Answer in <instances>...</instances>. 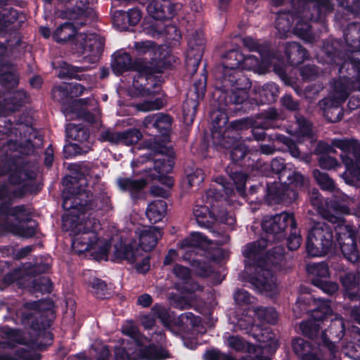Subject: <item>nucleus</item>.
Here are the masks:
<instances>
[{
	"label": "nucleus",
	"instance_id": "c756f323",
	"mask_svg": "<svg viewBox=\"0 0 360 360\" xmlns=\"http://www.w3.org/2000/svg\"><path fill=\"white\" fill-rule=\"evenodd\" d=\"M172 119L163 113L150 115L145 117L143 126L146 129H156L157 131L166 135L171 128Z\"/></svg>",
	"mask_w": 360,
	"mask_h": 360
},
{
	"label": "nucleus",
	"instance_id": "49530a36",
	"mask_svg": "<svg viewBox=\"0 0 360 360\" xmlns=\"http://www.w3.org/2000/svg\"><path fill=\"white\" fill-rule=\"evenodd\" d=\"M142 17L141 12L138 8L129 9L127 12L116 11L114 15L115 21L127 20L129 25H135L139 22Z\"/></svg>",
	"mask_w": 360,
	"mask_h": 360
},
{
	"label": "nucleus",
	"instance_id": "39448f33",
	"mask_svg": "<svg viewBox=\"0 0 360 360\" xmlns=\"http://www.w3.org/2000/svg\"><path fill=\"white\" fill-rule=\"evenodd\" d=\"M2 229L21 238L32 237L36 232L37 222L31 219V211L22 205L4 210L0 207Z\"/></svg>",
	"mask_w": 360,
	"mask_h": 360
},
{
	"label": "nucleus",
	"instance_id": "a211bd4d",
	"mask_svg": "<svg viewBox=\"0 0 360 360\" xmlns=\"http://www.w3.org/2000/svg\"><path fill=\"white\" fill-rule=\"evenodd\" d=\"M27 100V94L23 90H19L6 95V98L4 103L0 104V113L4 114L3 116L0 115V134H8L12 133L13 128L11 127L12 124L10 120H7L5 117L9 112H13L17 109V107L25 102Z\"/></svg>",
	"mask_w": 360,
	"mask_h": 360
},
{
	"label": "nucleus",
	"instance_id": "13d9d810",
	"mask_svg": "<svg viewBox=\"0 0 360 360\" xmlns=\"http://www.w3.org/2000/svg\"><path fill=\"white\" fill-rule=\"evenodd\" d=\"M18 18V12L12 8H4L0 12V31L8 25L15 22Z\"/></svg>",
	"mask_w": 360,
	"mask_h": 360
},
{
	"label": "nucleus",
	"instance_id": "c85d7f7f",
	"mask_svg": "<svg viewBox=\"0 0 360 360\" xmlns=\"http://www.w3.org/2000/svg\"><path fill=\"white\" fill-rule=\"evenodd\" d=\"M147 11L153 18L162 20L174 15V6L169 0H153L148 5Z\"/></svg>",
	"mask_w": 360,
	"mask_h": 360
},
{
	"label": "nucleus",
	"instance_id": "c03bdc74",
	"mask_svg": "<svg viewBox=\"0 0 360 360\" xmlns=\"http://www.w3.org/2000/svg\"><path fill=\"white\" fill-rule=\"evenodd\" d=\"M193 214L197 223L200 226H209L215 218L214 212L210 211L206 206H195Z\"/></svg>",
	"mask_w": 360,
	"mask_h": 360
},
{
	"label": "nucleus",
	"instance_id": "72a5a7b5",
	"mask_svg": "<svg viewBox=\"0 0 360 360\" xmlns=\"http://www.w3.org/2000/svg\"><path fill=\"white\" fill-rule=\"evenodd\" d=\"M155 318L160 319L162 323L167 326L169 323L170 315L166 308L160 305H155L148 315L143 316L141 322L144 328H150L155 323Z\"/></svg>",
	"mask_w": 360,
	"mask_h": 360
},
{
	"label": "nucleus",
	"instance_id": "69168bd1",
	"mask_svg": "<svg viewBox=\"0 0 360 360\" xmlns=\"http://www.w3.org/2000/svg\"><path fill=\"white\" fill-rule=\"evenodd\" d=\"M92 355L96 360H107L109 357V350L105 345L101 342H96L91 347Z\"/></svg>",
	"mask_w": 360,
	"mask_h": 360
},
{
	"label": "nucleus",
	"instance_id": "6e6552de",
	"mask_svg": "<svg viewBox=\"0 0 360 360\" xmlns=\"http://www.w3.org/2000/svg\"><path fill=\"white\" fill-rule=\"evenodd\" d=\"M343 36L345 42L350 49L345 51L341 55L339 53V59L342 62L339 63V72L352 71V73L360 72V22H352L343 30ZM352 75V72H349Z\"/></svg>",
	"mask_w": 360,
	"mask_h": 360
},
{
	"label": "nucleus",
	"instance_id": "09e8293b",
	"mask_svg": "<svg viewBox=\"0 0 360 360\" xmlns=\"http://www.w3.org/2000/svg\"><path fill=\"white\" fill-rule=\"evenodd\" d=\"M257 319L269 323H275L278 319V314L274 308L253 307L252 311Z\"/></svg>",
	"mask_w": 360,
	"mask_h": 360
},
{
	"label": "nucleus",
	"instance_id": "7ed1b4c3",
	"mask_svg": "<svg viewBox=\"0 0 360 360\" xmlns=\"http://www.w3.org/2000/svg\"><path fill=\"white\" fill-rule=\"evenodd\" d=\"M51 307V304L46 300L27 303L22 309L17 312V316L21 317L23 324L30 326L34 333L33 337L28 341L25 340V338H20L21 335L20 331L4 327L0 330V337L8 341H0V344L10 345L11 342H16L32 349H41L43 345L41 342H38V340L41 337H48L51 341V338L50 333L45 331L47 324L42 322L39 323L38 316L39 311L48 310Z\"/></svg>",
	"mask_w": 360,
	"mask_h": 360
},
{
	"label": "nucleus",
	"instance_id": "4d7b16f0",
	"mask_svg": "<svg viewBox=\"0 0 360 360\" xmlns=\"http://www.w3.org/2000/svg\"><path fill=\"white\" fill-rule=\"evenodd\" d=\"M298 129L295 131L294 136L297 142H302L304 137H309L311 132V125L304 118H298L297 120Z\"/></svg>",
	"mask_w": 360,
	"mask_h": 360
},
{
	"label": "nucleus",
	"instance_id": "2f4dec72",
	"mask_svg": "<svg viewBox=\"0 0 360 360\" xmlns=\"http://www.w3.org/2000/svg\"><path fill=\"white\" fill-rule=\"evenodd\" d=\"M162 237L161 230L156 226H151L141 230L139 233V244L142 251L151 250Z\"/></svg>",
	"mask_w": 360,
	"mask_h": 360
},
{
	"label": "nucleus",
	"instance_id": "a18cd8bd",
	"mask_svg": "<svg viewBox=\"0 0 360 360\" xmlns=\"http://www.w3.org/2000/svg\"><path fill=\"white\" fill-rule=\"evenodd\" d=\"M66 134L71 140L81 143L86 141L89 137V133L84 127L72 123L66 125Z\"/></svg>",
	"mask_w": 360,
	"mask_h": 360
},
{
	"label": "nucleus",
	"instance_id": "f03ea898",
	"mask_svg": "<svg viewBox=\"0 0 360 360\" xmlns=\"http://www.w3.org/2000/svg\"><path fill=\"white\" fill-rule=\"evenodd\" d=\"M266 246V239L261 238L247 245L243 253L245 257V270L250 274V282L260 292L272 295L276 292V283L269 269V263L278 264L285 250L283 248L276 246L275 250L269 252L264 259L262 256Z\"/></svg>",
	"mask_w": 360,
	"mask_h": 360
},
{
	"label": "nucleus",
	"instance_id": "f257e3e1",
	"mask_svg": "<svg viewBox=\"0 0 360 360\" xmlns=\"http://www.w3.org/2000/svg\"><path fill=\"white\" fill-rule=\"evenodd\" d=\"M69 188L64 193L63 207L67 212L63 216V228L70 231L72 236L73 250L78 253L91 252L98 259H106L110 245L105 240L100 239L96 233L100 223L85 213L79 214L75 199H72Z\"/></svg>",
	"mask_w": 360,
	"mask_h": 360
},
{
	"label": "nucleus",
	"instance_id": "20e7f679",
	"mask_svg": "<svg viewBox=\"0 0 360 360\" xmlns=\"http://www.w3.org/2000/svg\"><path fill=\"white\" fill-rule=\"evenodd\" d=\"M1 150L6 153V156H11L13 158L6 163V169L0 170V175L8 172L10 183L19 186L20 193L14 195L20 196L30 191V187L36 176V173L29 169L27 165H22L21 159L16 154L13 156L11 154L13 151L22 154L25 153V150L21 145H18L16 142L10 140L2 146Z\"/></svg>",
	"mask_w": 360,
	"mask_h": 360
},
{
	"label": "nucleus",
	"instance_id": "c9c22d12",
	"mask_svg": "<svg viewBox=\"0 0 360 360\" xmlns=\"http://www.w3.org/2000/svg\"><path fill=\"white\" fill-rule=\"evenodd\" d=\"M285 54L292 65H298L307 58V51L296 42L286 45Z\"/></svg>",
	"mask_w": 360,
	"mask_h": 360
},
{
	"label": "nucleus",
	"instance_id": "6e6d98bb",
	"mask_svg": "<svg viewBox=\"0 0 360 360\" xmlns=\"http://www.w3.org/2000/svg\"><path fill=\"white\" fill-rule=\"evenodd\" d=\"M199 323H200L199 318L195 316L191 312H186V313L181 314L174 321V324H176L179 328H181L182 329L188 328L189 326H197Z\"/></svg>",
	"mask_w": 360,
	"mask_h": 360
},
{
	"label": "nucleus",
	"instance_id": "dca6fc26",
	"mask_svg": "<svg viewBox=\"0 0 360 360\" xmlns=\"http://www.w3.org/2000/svg\"><path fill=\"white\" fill-rule=\"evenodd\" d=\"M345 222V219L339 217V248L347 260L355 262L358 258L355 232Z\"/></svg>",
	"mask_w": 360,
	"mask_h": 360
},
{
	"label": "nucleus",
	"instance_id": "603ef678",
	"mask_svg": "<svg viewBox=\"0 0 360 360\" xmlns=\"http://www.w3.org/2000/svg\"><path fill=\"white\" fill-rule=\"evenodd\" d=\"M132 352H137L136 346L130 345L122 341L120 347L115 348V356L116 360H138L133 358Z\"/></svg>",
	"mask_w": 360,
	"mask_h": 360
},
{
	"label": "nucleus",
	"instance_id": "bf43d9fd",
	"mask_svg": "<svg viewBox=\"0 0 360 360\" xmlns=\"http://www.w3.org/2000/svg\"><path fill=\"white\" fill-rule=\"evenodd\" d=\"M77 8L72 11L68 10L65 12L64 17L70 20H76L79 17L86 15L88 13L86 7L87 0H77Z\"/></svg>",
	"mask_w": 360,
	"mask_h": 360
},
{
	"label": "nucleus",
	"instance_id": "423d86ee",
	"mask_svg": "<svg viewBox=\"0 0 360 360\" xmlns=\"http://www.w3.org/2000/svg\"><path fill=\"white\" fill-rule=\"evenodd\" d=\"M75 35L74 45L76 51L79 54L88 53V56L96 58L101 53L103 43L96 35L84 33L75 34V26L65 22L59 26L53 33L54 39L59 43L65 42Z\"/></svg>",
	"mask_w": 360,
	"mask_h": 360
},
{
	"label": "nucleus",
	"instance_id": "0eeeda50",
	"mask_svg": "<svg viewBox=\"0 0 360 360\" xmlns=\"http://www.w3.org/2000/svg\"><path fill=\"white\" fill-rule=\"evenodd\" d=\"M86 178H80L77 181L76 178L67 176L63 179V185L65 188L63 192V198L64 199V193L69 188L71 191L72 199L76 200L77 207L79 210V214L85 213L86 216L90 217V214L87 211L91 210H103L108 211L110 209V200L107 195L101 198H97L91 202L89 200V193L84 188H81L86 184Z\"/></svg>",
	"mask_w": 360,
	"mask_h": 360
},
{
	"label": "nucleus",
	"instance_id": "412c9836",
	"mask_svg": "<svg viewBox=\"0 0 360 360\" xmlns=\"http://www.w3.org/2000/svg\"><path fill=\"white\" fill-rule=\"evenodd\" d=\"M204 51V38L202 34H196L188 40V49L186 56V64L191 73L197 71Z\"/></svg>",
	"mask_w": 360,
	"mask_h": 360
},
{
	"label": "nucleus",
	"instance_id": "4c0bfd02",
	"mask_svg": "<svg viewBox=\"0 0 360 360\" xmlns=\"http://www.w3.org/2000/svg\"><path fill=\"white\" fill-rule=\"evenodd\" d=\"M141 138V134L136 129H129L123 132L112 134L110 140L117 143L131 146L136 143Z\"/></svg>",
	"mask_w": 360,
	"mask_h": 360
},
{
	"label": "nucleus",
	"instance_id": "e2e57ef3",
	"mask_svg": "<svg viewBox=\"0 0 360 360\" xmlns=\"http://www.w3.org/2000/svg\"><path fill=\"white\" fill-rule=\"evenodd\" d=\"M89 285L92 288V292L98 298L105 297L107 292V285L106 283L97 278H91L89 281Z\"/></svg>",
	"mask_w": 360,
	"mask_h": 360
},
{
	"label": "nucleus",
	"instance_id": "cd10ccee",
	"mask_svg": "<svg viewBox=\"0 0 360 360\" xmlns=\"http://www.w3.org/2000/svg\"><path fill=\"white\" fill-rule=\"evenodd\" d=\"M252 335L259 342L257 347L266 352H274L278 347V341L275 335L268 328H260L258 326L252 327Z\"/></svg>",
	"mask_w": 360,
	"mask_h": 360
},
{
	"label": "nucleus",
	"instance_id": "3c124183",
	"mask_svg": "<svg viewBox=\"0 0 360 360\" xmlns=\"http://www.w3.org/2000/svg\"><path fill=\"white\" fill-rule=\"evenodd\" d=\"M119 188L122 191L135 192L143 188L146 185L143 179L133 180L129 178H119L117 180Z\"/></svg>",
	"mask_w": 360,
	"mask_h": 360
},
{
	"label": "nucleus",
	"instance_id": "9d476101",
	"mask_svg": "<svg viewBox=\"0 0 360 360\" xmlns=\"http://www.w3.org/2000/svg\"><path fill=\"white\" fill-rule=\"evenodd\" d=\"M311 18L308 9H304L301 15H296L289 13H281L277 17L276 27L281 37H285L291 30L292 21L296 20L294 33L304 41H310L311 34L308 20Z\"/></svg>",
	"mask_w": 360,
	"mask_h": 360
},
{
	"label": "nucleus",
	"instance_id": "f704fd0d",
	"mask_svg": "<svg viewBox=\"0 0 360 360\" xmlns=\"http://www.w3.org/2000/svg\"><path fill=\"white\" fill-rule=\"evenodd\" d=\"M167 212V204L162 200L151 202L147 207L146 216L151 223H158L162 220Z\"/></svg>",
	"mask_w": 360,
	"mask_h": 360
},
{
	"label": "nucleus",
	"instance_id": "9b49d317",
	"mask_svg": "<svg viewBox=\"0 0 360 360\" xmlns=\"http://www.w3.org/2000/svg\"><path fill=\"white\" fill-rule=\"evenodd\" d=\"M333 243V229L324 222H319L309 231L307 251L312 257L326 255Z\"/></svg>",
	"mask_w": 360,
	"mask_h": 360
},
{
	"label": "nucleus",
	"instance_id": "aec40b11",
	"mask_svg": "<svg viewBox=\"0 0 360 360\" xmlns=\"http://www.w3.org/2000/svg\"><path fill=\"white\" fill-rule=\"evenodd\" d=\"M63 111L65 117L70 120L79 117L91 123H98L100 121L99 110L95 109L94 113L91 112L86 100H75L71 104L64 105Z\"/></svg>",
	"mask_w": 360,
	"mask_h": 360
},
{
	"label": "nucleus",
	"instance_id": "4468645a",
	"mask_svg": "<svg viewBox=\"0 0 360 360\" xmlns=\"http://www.w3.org/2000/svg\"><path fill=\"white\" fill-rule=\"evenodd\" d=\"M134 50L139 55L149 53L153 60L150 65L146 63H139L136 65L135 70L141 75H149L153 72H160L162 70V62L157 60V56L160 53V49L151 41H137L134 45Z\"/></svg>",
	"mask_w": 360,
	"mask_h": 360
},
{
	"label": "nucleus",
	"instance_id": "ddd939ff",
	"mask_svg": "<svg viewBox=\"0 0 360 360\" xmlns=\"http://www.w3.org/2000/svg\"><path fill=\"white\" fill-rule=\"evenodd\" d=\"M263 230L268 234V240H281L285 236V230L290 226H295L293 215L288 212H282L274 216L264 217L262 224Z\"/></svg>",
	"mask_w": 360,
	"mask_h": 360
},
{
	"label": "nucleus",
	"instance_id": "864d4df0",
	"mask_svg": "<svg viewBox=\"0 0 360 360\" xmlns=\"http://www.w3.org/2000/svg\"><path fill=\"white\" fill-rule=\"evenodd\" d=\"M278 94V86L274 83L265 84L259 91L261 101L263 103H270L274 101Z\"/></svg>",
	"mask_w": 360,
	"mask_h": 360
},
{
	"label": "nucleus",
	"instance_id": "680f3d73",
	"mask_svg": "<svg viewBox=\"0 0 360 360\" xmlns=\"http://www.w3.org/2000/svg\"><path fill=\"white\" fill-rule=\"evenodd\" d=\"M339 6L347 14L360 16V0H339Z\"/></svg>",
	"mask_w": 360,
	"mask_h": 360
},
{
	"label": "nucleus",
	"instance_id": "774afa93",
	"mask_svg": "<svg viewBox=\"0 0 360 360\" xmlns=\"http://www.w3.org/2000/svg\"><path fill=\"white\" fill-rule=\"evenodd\" d=\"M341 353L354 360H360V342L356 345H348L341 349Z\"/></svg>",
	"mask_w": 360,
	"mask_h": 360
},
{
	"label": "nucleus",
	"instance_id": "338daca9",
	"mask_svg": "<svg viewBox=\"0 0 360 360\" xmlns=\"http://www.w3.org/2000/svg\"><path fill=\"white\" fill-rule=\"evenodd\" d=\"M233 297L235 302L240 306L250 305L255 302V298L244 290H236Z\"/></svg>",
	"mask_w": 360,
	"mask_h": 360
},
{
	"label": "nucleus",
	"instance_id": "58836bf2",
	"mask_svg": "<svg viewBox=\"0 0 360 360\" xmlns=\"http://www.w3.org/2000/svg\"><path fill=\"white\" fill-rule=\"evenodd\" d=\"M252 309L250 307H248L247 314L244 313L240 315H236L235 317L231 318V323L235 326L236 328L239 330H245L248 333H252V327L256 326L253 325L254 319L252 317V314H254Z\"/></svg>",
	"mask_w": 360,
	"mask_h": 360
},
{
	"label": "nucleus",
	"instance_id": "f3484780",
	"mask_svg": "<svg viewBox=\"0 0 360 360\" xmlns=\"http://www.w3.org/2000/svg\"><path fill=\"white\" fill-rule=\"evenodd\" d=\"M23 272L22 269L15 270L13 273L7 274L4 281L6 284L16 281L22 288H30L34 291H40L43 293L51 291V283L47 277L41 276L32 279L28 274L22 276Z\"/></svg>",
	"mask_w": 360,
	"mask_h": 360
},
{
	"label": "nucleus",
	"instance_id": "0e129e2a",
	"mask_svg": "<svg viewBox=\"0 0 360 360\" xmlns=\"http://www.w3.org/2000/svg\"><path fill=\"white\" fill-rule=\"evenodd\" d=\"M285 177L288 179V184L297 189L304 188L307 185V179L299 172H288Z\"/></svg>",
	"mask_w": 360,
	"mask_h": 360
},
{
	"label": "nucleus",
	"instance_id": "8fccbe9b",
	"mask_svg": "<svg viewBox=\"0 0 360 360\" xmlns=\"http://www.w3.org/2000/svg\"><path fill=\"white\" fill-rule=\"evenodd\" d=\"M233 143V148L231 150V158L233 161L242 160L246 153L247 147L245 143L240 141H233L232 139L229 141L221 143L224 148H230L229 143Z\"/></svg>",
	"mask_w": 360,
	"mask_h": 360
},
{
	"label": "nucleus",
	"instance_id": "4be33fe9",
	"mask_svg": "<svg viewBox=\"0 0 360 360\" xmlns=\"http://www.w3.org/2000/svg\"><path fill=\"white\" fill-rule=\"evenodd\" d=\"M147 75H141L139 78L141 79L140 85L138 82L134 81V86L137 89L139 93L143 96H151L150 99L146 100L142 103L136 105V109L143 111H151L160 109L163 105L162 99L159 97L153 98L154 95L159 91V87L155 86L156 89L154 91H151L148 87L146 86L143 81H147L148 77Z\"/></svg>",
	"mask_w": 360,
	"mask_h": 360
},
{
	"label": "nucleus",
	"instance_id": "ea45409f",
	"mask_svg": "<svg viewBox=\"0 0 360 360\" xmlns=\"http://www.w3.org/2000/svg\"><path fill=\"white\" fill-rule=\"evenodd\" d=\"M0 84L8 89L18 84V77L14 72V68L8 63L0 64Z\"/></svg>",
	"mask_w": 360,
	"mask_h": 360
},
{
	"label": "nucleus",
	"instance_id": "6ab92c4d",
	"mask_svg": "<svg viewBox=\"0 0 360 360\" xmlns=\"http://www.w3.org/2000/svg\"><path fill=\"white\" fill-rule=\"evenodd\" d=\"M308 272L312 275V283L326 294L331 295L338 290L335 281H330L329 266L326 263H314L308 266Z\"/></svg>",
	"mask_w": 360,
	"mask_h": 360
},
{
	"label": "nucleus",
	"instance_id": "5701e85b",
	"mask_svg": "<svg viewBox=\"0 0 360 360\" xmlns=\"http://www.w3.org/2000/svg\"><path fill=\"white\" fill-rule=\"evenodd\" d=\"M310 202L328 221L335 224L338 221V203L336 201H324L317 191L314 190L310 194Z\"/></svg>",
	"mask_w": 360,
	"mask_h": 360
},
{
	"label": "nucleus",
	"instance_id": "1a4fd4ad",
	"mask_svg": "<svg viewBox=\"0 0 360 360\" xmlns=\"http://www.w3.org/2000/svg\"><path fill=\"white\" fill-rule=\"evenodd\" d=\"M339 148L345 172L341 175L345 183L354 184L360 180V143L356 141L340 140Z\"/></svg>",
	"mask_w": 360,
	"mask_h": 360
},
{
	"label": "nucleus",
	"instance_id": "37998d69",
	"mask_svg": "<svg viewBox=\"0 0 360 360\" xmlns=\"http://www.w3.org/2000/svg\"><path fill=\"white\" fill-rule=\"evenodd\" d=\"M122 333L129 337L127 340H123L130 345L140 346L139 342L144 338L138 331L136 326L131 321H127L122 328Z\"/></svg>",
	"mask_w": 360,
	"mask_h": 360
},
{
	"label": "nucleus",
	"instance_id": "393cba45",
	"mask_svg": "<svg viewBox=\"0 0 360 360\" xmlns=\"http://www.w3.org/2000/svg\"><path fill=\"white\" fill-rule=\"evenodd\" d=\"M195 98H187L183 104V114L184 122L186 124H191L195 118L197 108L198 105V99L202 98L205 91L206 78L203 77L202 80L194 84Z\"/></svg>",
	"mask_w": 360,
	"mask_h": 360
},
{
	"label": "nucleus",
	"instance_id": "7c9ffc66",
	"mask_svg": "<svg viewBox=\"0 0 360 360\" xmlns=\"http://www.w3.org/2000/svg\"><path fill=\"white\" fill-rule=\"evenodd\" d=\"M155 150L161 156L154 159L155 169L162 174L170 172L174 163L172 149L167 146L160 145L155 148Z\"/></svg>",
	"mask_w": 360,
	"mask_h": 360
},
{
	"label": "nucleus",
	"instance_id": "a19ab883",
	"mask_svg": "<svg viewBox=\"0 0 360 360\" xmlns=\"http://www.w3.org/2000/svg\"><path fill=\"white\" fill-rule=\"evenodd\" d=\"M205 243H208L205 236L201 233L194 232L179 243V248L184 252H190Z\"/></svg>",
	"mask_w": 360,
	"mask_h": 360
},
{
	"label": "nucleus",
	"instance_id": "f8f14e48",
	"mask_svg": "<svg viewBox=\"0 0 360 360\" xmlns=\"http://www.w3.org/2000/svg\"><path fill=\"white\" fill-rule=\"evenodd\" d=\"M243 60L244 55L239 51L233 50L226 53L223 65L218 68L219 72L223 75L224 88L239 85L238 77L240 72L238 69H242Z\"/></svg>",
	"mask_w": 360,
	"mask_h": 360
},
{
	"label": "nucleus",
	"instance_id": "79ce46f5",
	"mask_svg": "<svg viewBox=\"0 0 360 360\" xmlns=\"http://www.w3.org/2000/svg\"><path fill=\"white\" fill-rule=\"evenodd\" d=\"M112 68L116 75H120L131 68V57L127 53L118 52L114 55Z\"/></svg>",
	"mask_w": 360,
	"mask_h": 360
},
{
	"label": "nucleus",
	"instance_id": "473e14b6",
	"mask_svg": "<svg viewBox=\"0 0 360 360\" xmlns=\"http://www.w3.org/2000/svg\"><path fill=\"white\" fill-rule=\"evenodd\" d=\"M295 353L302 360H322L316 353V349L313 348L311 345L302 338L294 339L292 343Z\"/></svg>",
	"mask_w": 360,
	"mask_h": 360
},
{
	"label": "nucleus",
	"instance_id": "e433bc0d",
	"mask_svg": "<svg viewBox=\"0 0 360 360\" xmlns=\"http://www.w3.org/2000/svg\"><path fill=\"white\" fill-rule=\"evenodd\" d=\"M347 75H342L339 76V104L343 103L347 98L349 95V91L351 89V84L353 82V79H357L360 77V72L352 73L349 75V72L352 71L346 72ZM344 72L342 73L343 74Z\"/></svg>",
	"mask_w": 360,
	"mask_h": 360
},
{
	"label": "nucleus",
	"instance_id": "b1692460",
	"mask_svg": "<svg viewBox=\"0 0 360 360\" xmlns=\"http://www.w3.org/2000/svg\"><path fill=\"white\" fill-rule=\"evenodd\" d=\"M311 316L312 318L310 320L300 323V329L302 333L309 337L314 336L320 327L319 323H316V321H326L329 316H332V309L328 303L324 302L314 310Z\"/></svg>",
	"mask_w": 360,
	"mask_h": 360
},
{
	"label": "nucleus",
	"instance_id": "a878e982",
	"mask_svg": "<svg viewBox=\"0 0 360 360\" xmlns=\"http://www.w3.org/2000/svg\"><path fill=\"white\" fill-rule=\"evenodd\" d=\"M148 340L144 338L140 342V346H136L137 352H132L133 358L143 359L146 360H161L168 357V352L162 347L150 344L146 347Z\"/></svg>",
	"mask_w": 360,
	"mask_h": 360
},
{
	"label": "nucleus",
	"instance_id": "2eb2a0df",
	"mask_svg": "<svg viewBox=\"0 0 360 360\" xmlns=\"http://www.w3.org/2000/svg\"><path fill=\"white\" fill-rule=\"evenodd\" d=\"M141 249H134L130 245L122 243L115 245L114 256L118 259L127 260L130 264H136V269L139 273L144 274L149 270V257L143 256Z\"/></svg>",
	"mask_w": 360,
	"mask_h": 360
},
{
	"label": "nucleus",
	"instance_id": "052dcab7",
	"mask_svg": "<svg viewBox=\"0 0 360 360\" xmlns=\"http://www.w3.org/2000/svg\"><path fill=\"white\" fill-rule=\"evenodd\" d=\"M195 297V296L193 293H188L179 297L171 296L170 302L174 307L184 309L192 306Z\"/></svg>",
	"mask_w": 360,
	"mask_h": 360
},
{
	"label": "nucleus",
	"instance_id": "5fc2aeb1",
	"mask_svg": "<svg viewBox=\"0 0 360 360\" xmlns=\"http://www.w3.org/2000/svg\"><path fill=\"white\" fill-rule=\"evenodd\" d=\"M226 343L229 347L236 350V351H243L246 347L249 352H255L256 348L253 345H248L246 342L238 336H229L226 340Z\"/></svg>",
	"mask_w": 360,
	"mask_h": 360
},
{
	"label": "nucleus",
	"instance_id": "de8ad7c7",
	"mask_svg": "<svg viewBox=\"0 0 360 360\" xmlns=\"http://www.w3.org/2000/svg\"><path fill=\"white\" fill-rule=\"evenodd\" d=\"M320 106L325 117L329 122H334L338 120V115L334 114L338 106V101L335 98H325L320 102Z\"/></svg>",
	"mask_w": 360,
	"mask_h": 360
},
{
	"label": "nucleus",
	"instance_id": "bb28decb",
	"mask_svg": "<svg viewBox=\"0 0 360 360\" xmlns=\"http://www.w3.org/2000/svg\"><path fill=\"white\" fill-rule=\"evenodd\" d=\"M342 285V295L345 300H349L352 303L360 304V295L359 294V277L355 273L349 272L340 276Z\"/></svg>",
	"mask_w": 360,
	"mask_h": 360
}]
</instances>
